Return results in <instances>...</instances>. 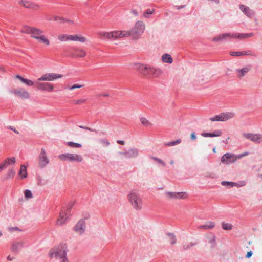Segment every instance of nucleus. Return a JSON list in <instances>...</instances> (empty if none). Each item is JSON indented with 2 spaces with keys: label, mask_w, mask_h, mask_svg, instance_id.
I'll list each match as a JSON object with an SVG mask.
<instances>
[{
  "label": "nucleus",
  "mask_w": 262,
  "mask_h": 262,
  "mask_svg": "<svg viewBox=\"0 0 262 262\" xmlns=\"http://www.w3.org/2000/svg\"><path fill=\"white\" fill-rule=\"evenodd\" d=\"M21 32L30 35L31 37L37 40L38 42L45 46H49L51 41L48 36L43 33V31L37 27L29 26H24Z\"/></svg>",
  "instance_id": "obj_1"
},
{
  "label": "nucleus",
  "mask_w": 262,
  "mask_h": 262,
  "mask_svg": "<svg viewBox=\"0 0 262 262\" xmlns=\"http://www.w3.org/2000/svg\"><path fill=\"white\" fill-rule=\"evenodd\" d=\"M67 245L61 244L51 249L49 254L51 258L62 259L67 257Z\"/></svg>",
  "instance_id": "obj_2"
},
{
  "label": "nucleus",
  "mask_w": 262,
  "mask_h": 262,
  "mask_svg": "<svg viewBox=\"0 0 262 262\" xmlns=\"http://www.w3.org/2000/svg\"><path fill=\"white\" fill-rule=\"evenodd\" d=\"M145 24L142 21H137L133 28L128 30L129 37L131 36L134 40L139 39L145 30Z\"/></svg>",
  "instance_id": "obj_3"
},
{
  "label": "nucleus",
  "mask_w": 262,
  "mask_h": 262,
  "mask_svg": "<svg viewBox=\"0 0 262 262\" xmlns=\"http://www.w3.org/2000/svg\"><path fill=\"white\" fill-rule=\"evenodd\" d=\"M128 200L132 207L136 210H140L142 208V200L138 192L131 191L128 194Z\"/></svg>",
  "instance_id": "obj_4"
},
{
  "label": "nucleus",
  "mask_w": 262,
  "mask_h": 262,
  "mask_svg": "<svg viewBox=\"0 0 262 262\" xmlns=\"http://www.w3.org/2000/svg\"><path fill=\"white\" fill-rule=\"evenodd\" d=\"M72 207V205H69L67 209H63L61 210L59 216L56 221V225L57 226H63L66 223L69 216L70 215V213Z\"/></svg>",
  "instance_id": "obj_5"
},
{
  "label": "nucleus",
  "mask_w": 262,
  "mask_h": 262,
  "mask_svg": "<svg viewBox=\"0 0 262 262\" xmlns=\"http://www.w3.org/2000/svg\"><path fill=\"white\" fill-rule=\"evenodd\" d=\"M58 158L61 160L69 161L71 162L80 163L83 161L82 156L77 154H62L59 155Z\"/></svg>",
  "instance_id": "obj_6"
},
{
  "label": "nucleus",
  "mask_w": 262,
  "mask_h": 262,
  "mask_svg": "<svg viewBox=\"0 0 262 262\" xmlns=\"http://www.w3.org/2000/svg\"><path fill=\"white\" fill-rule=\"evenodd\" d=\"M10 92L15 96L23 99H28L30 98L29 92L23 88L19 87L12 89Z\"/></svg>",
  "instance_id": "obj_7"
},
{
  "label": "nucleus",
  "mask_w": 262,
  "mask_h": 262,
  "mask_svg": "<svg viewBox=\"0 0 262 262\" xmlns=\"http://www.w3.org/2000/svg\"><path fill=\"white\" fill-rule=\"evenodd\" d=\"M234 116V114L232 112L222 113L219 115L210 117L209 120L211 121H226L232 119Z\"/></svg>",
  "instance_id": "obj_8"
},
{
  "label": "nucleus",
  "mask_w": 262,
  "mask_h": 262,
  "mask_svg": "<svg viewBox=\"0 0 262 262\" xmlns=\"http://www.w3.org/2000/svg\"><path fill=\"white\" fill-rule=\"evenodd\" d=\"M62 77L63 75L61 74L53 73H47L42 75L39 78H38V81H52Z\"/></svg>",
  "instance_id": "obj_9"
},
{
  "label": "nucleus",
  "mask_w": 262,
  "mask_h": 262,
  "mask_svg": "<svg viewBox=\"0 0 262 262\" xmlns=\"http://www.w3.org/2000/svg\"><path fill=\"white\" fill-rule=\"evenodd\" d=\"M41 81H38L36 82L37 89L39 90L48 92H52L54 90V86L52 83L49 82H40Z\"/></svg>",
  "instance_id": "obj_10"
},
{
  "label": "nucleus",
  "mask_w": 262,
  "mask_h": 262,
  "mask_svg": "<svg viewBox=\"0 0 262 262\" xmlns=\"http://www.w3.org/2000/svg\"><path fill=\"white\" fill-rule=\"evenodd\" d=\"M49 161L45 149H41L38 158L39 166L40 168H44L49 163Z\"/></svg>",
  "instance_id": "obj_11"
},
{
  "label": "nucleus",
  "mask_w": 262,
  "mask_h": 262,
  "mask_svg": "<svg viewBox=\"0 0 262 262\" xmlns=\"http://www.w3.org/2000/svg\"><path fill=\"white\" fill-rule=\"evenodd\" d=\"M128 30H115L112 31L111 39L118 40L122 38L129 37Z\"/></svg>",
  "instance_id": "obj_12"
},
{
  "label": "nucleus",
  "mask_w": 262,
  "mask_h": 262,
  "mask_svg": "<svg viewBox=\"0 0 262 262\" xmlns=\"http://www.w3.org/2000/svg\"><path fill=\"white\" fill-rule=\"evenodd\" d=\"M85 222L84 220H79L74 227L75 232L79 235L83 234L85 230Z\"/></svg>",
  "instance_id": "obj_13"
},
{
  "label": "nucleus",
  "mask_w": 262,
  "mask_h": 262,
  "mask_svg": "<svg viewBox=\"0 0 262 262\" xmlns=\"http://www.w3.org/2000/svg\"><path fill=\"white\" fill-rule=\"evenodd\" d=\"M237 157L233 154L226 153L223 155L221 159L222 163L228 164L230 163H233L236 161Z\"/></svg>",
  "instance_id": "obj_14"
},
{
  "label": "nucleus",
  "mask_w": 262,
  "mask_h": 262,
  "mask_svg": "<svg viewBox=\"0 0 262 262\" xmlns=\"http://www.w3.org/2000/svg\"><path fill=\"white\" fill-rule=\"evenodd\" d=\"M243 136L256 143H260L262 142V135L261 134L247 133L244 134Z\"/></svg>",
  "instance_id": "obj_15"
},
{
  "label": "nucleus",
  "mask_w": 262,
  "mask_h": 262,
  "mask_svg": "<svg viewBox=\"0 0 262 262\" xmlns=\"http://www.w3.org/2000/svg\"><path fill=\"white\" fill-rule=\"evenodd\" d=\"M233 33H224L214 37L212 40L214 41H219L227 39H233Z\"/></svg>",
  "instance_id": "obj_16"
},
{
  "label": "nucleus",
  "mask_w": 262,
  "mask_h": 262,
  "mask_svg": "<svg viewBox=\"0 0 262 262\" xmlns=\"http://www.w3.org/2000/svg\"><path fill=\"white\" fill-rule=\"evenodd\" d=\"M239 9L248 17L251 18L255 15V12L247 6L240 5Z\"/></svg>",
  "instance_id": "obj_17"
},
{
  "label": "nucleus",
  "mask_w": 262,
  "mask_h": 262,
  "mask_svg": "<svg viewBox=\"0 0 262 262\" xmlns=\"http://www.w3.org/2000/svg\"><path fill=\"white\" fill-rule=\"evenodd\" d=\"M206 246L208 249H213L216 245V237L214 235H210L207 237Z\"/></svg>",
  "instance_id": "obj_18"
},
{
  "label": "nucleus",
  "mask_w": 262,
  "mask_h": 262,
  "mask_svg": "<svg viewBox=\"0 0 262 262\" xmlns=\"http://www.w3.org/2000/svg\"><path fill=\"white\" fill-rule=\"evenodd\" d=\"M19 4L27 8L37 9L39 8V6L38 5L27 0L20 1L19 2Z\"/></svg>",
  "instance_id": "obj_19"
},
{
  "label": "nucleus",
  "mask_w": 262,
  "mask_h": 262,
  "mask_svg": "<svg viewBox=\"0 0 262 262\" xmlns=\"http://www.w3.org/2000/svg\"><path fill=\"white\" fill-rule=\"evenodd\" d=\"M137 69L144 75H149V66L144 64H138Z\"/></svg>",
  "instance_id": "obj_20"
},
{
  "label": "nucleus",
  "mask_w": 262,
  "mask_h": 262,
  "mask_svg": "<svg viewBox=\"0 0 262 262\" xmlns=\"http://www.w3.org/2000/svg\"><path fill=\"white\" fill-rule=\"evenodd\" d=\"M233 39H236L238 40L246 39L248 38L252 37L254 36L253 33H233Z\"/></svg>",
  "instance_id": "obj_21"
},
{
  "label": "nucleus",
  "mask_w": 262,
  "mask_h": 262,
  "mask_svg": "<svg viewBox=\"0 0 262 262\" xmlns=\"http://www.w3.org/2000/svg\"><path fill=\"white\" fill-rule=\"evenodd\" d=\"M221 184L223 186L226 187H233L236 186L237 187H242L246 185V183L245 181L240 182L238 183H236L232 182H228V181H223L221 183Z\"/></svg>",
  "instance_id": "obj_22"
},
{
  "label": "nucleus",
  "mask_w": 262,
  "mask_h": 262,
  "mask_svg": "<svg viewBox=\"0 0 262 262\" xmlns=\"http://www.w3.org/2000/svg\"><path fill=\"white\" fill-rule=\"evenodd\" d=\"M16 162L15 158L10 157L6 159L1 164L3 168H6L8 166L14 164Z\"/></svg>",
  "instance_id": "obj_23"
},
{
  "label": "nucleus",
  "mask_w": 262,
  "mask_h": 262,
  "mask_svg": "<svg viewBox=\"0 0 262 262\" xmlns=\"http://www.w3.org/2000/svg\"><path fill=\"white\" fill-rule=\"evenodd\" d=\"M215 224L213 222L208 221L204 225L198 226L199 229L207 230L213 229L215 227Z\"/></svg>",
  "instance_id": "obj_24"
},
{
  "label": "nucleus",
  "mask_w": 262,
  "mask_h": 262,
  "mask_svg": "<svg viewBox=\"0 0 262 262\" xmlns=\"http://www.w3.org/2000/svg\"><path fill=\"white\" fill-rule=\"evenodd\" d=\"M139 151L136 148H130L126 151V158H134L138 156Z\"/></svg>",
  "instance_id": "obj_25"
},
{
  "label": "nucleus",
  "mask_w": 262,
  "mask_h": 262,
  "mask_svg": "<svg viewBox=\"0 0 262 262\" xmlns=\"http://www.w3.org/2000/svg\"><path fill=\"white\" fill-rule=\"evenodd\" d=\"M74 54L73 56L77 58H82L86 55V51L82 49H74Z\"/></svg>",
  "instance_id": "obj_26"
},
{
  "label": "nucleus",
  "mask_w": 262,
  "mask_h": 262,
  "mask_svg": "<svg viewBox=\"0 0 262 262\" xmlns=\"http://www.w3.org/2000/svg\"><path fill=\"white\" fill-rule=\"evenodd\" d=\"M15 78L19 80L22 83L25 84L26 85L31 86L34 85V82L30 79L25 78L19 75L15 76Z\"/></svg>",
  "instance_id": "obj_27"
},
{
  "label": "nucleus",
  "mask_w": 262,
  "mask_h": 262,
  "mask_svg": "<svg viewBox=\"0 0 262 262\" xmlns=\"http://www.w3.org/2000/svg\"><path fill=\"white\" fill-rule=\"evenodd\" d=\"M250 70L249 67H245L241 69H237L236 72L237 74V76L239 78H242L247 74Z\"/></svg>",
  "instance_id": "obj_28"
},
{
  "label": "nucleus",
  "mask_w": 262,
  "mask_h": 262,
  "mask_svg": "<svg viewBox=\"0 0 262 262\" xmlns=\"http://www.w3.org/2000/svg\"><path fill=\"white\" fill-rule=\"evenodd\" d=\"M162 74V70L158 68L150 67L149 75L154 77H158Z\"/></svg>",
  "instance_id": "obj_29"
},
{
  "label": "nucleus",
  "mask_w": 262,
  "mask_h": 262,
  "mask_svg": "<svg viewBox=\"0 0 262 262\" xmlns=\"http://www.w3.org/2000/svg\"><path fill=\"white\" fill-rule=\"evenodd\" d=\"M24 244L23 241H19L13 243L12 245L11 250L13 252H17L20 249Z\"/></svg>",
  "instance_id": "obj_30"
},
{
  "label": "nucleus",
  "mask_w": 262,
  "mask_h": 262,
  "mask_svg": "<svg viewBox=\"0 0 262 262\" xmlns=\"http://www.w3.org/2000/svg\"><path fill=\"white\" fill-rule=\"evenodd\" d=\"M98 36L104 39H111L112 31L111 32H98Z\"/></svg>",
  "instance_id": "obj_31"
},
{
  "label": "nucleus",
  "mask_w": 262,
  "mask_h": 262,
  "mask_svg": "<svg viewBox=\"0 0 262 262\" xmlns=\"http://www.w3.org/2000/svg\"><path fill=\"white\" fill-rule=\"evenodd\" d=\"M162 60L164 62L172 63L173 59L170 55L168 54H164L162 56Z\"/></svg>",
  "instance_id": "obj_32"
},
{
  "label": "nucleus",
  "mask_w": 262,
  "mask_h": 262,
  "mask_svg": "<svg viewBox=\"0 0 262 262\" xmlns=\"http://www.w3.org/2000/svg\"><path fill=\"white\" fill-rule=\"evenodd\" d=\"M19 174L21 176L22 179L26 178L27 177L26 166L24 165H21Z\"/></svg>",
  "instance_id": "obj_33"
},
{
  "label": "nucleus",
  "mask_w": 262,
  "mask_h": 262,
  "mask_svg": "<svg viewBox=\"0 0 262 262\" xmlns=\"http://www.w3.org/2000/svg\"><path fill=\"white\" fill-rule=\"evenodd\" d=\"M166 240L170 242L171 245H174L176 243V236L172 233H169L167 234Z\"/></svg>",
  "instance_id": "obj_34"
},
{
  "label": "nucleus",
  "mask_w": 262,
  "mask_h": 262,
  "mask_svg": "<svg viewBox=\"0 0 262 262\" xmlns=\"http://www.w3.org/2000/svg\"><path fill=\"white\" fill-rule=\"evenodd\" d=\"M74 40L79 41L80 42H85L86 41V38L81 35H74Z\"/></svg>",
  "instance_id": "obj_35"
},
{
  "label": "nucleus",
  "mask_w": 262,
  "mask_h": 262,
  "mask_svg": "<svg viewBox=\"0 0 262 262\" xmlns=\"http://www.w3.org/2000/svg\"><path fill=\"white\" fill-rule=\"evenodd\" d=\"M198 78L199 81H204L209 78V75L206 73H201L198 75Z\"/></svg>",
  "instance_id": "obj_36"
},
{
  "label": "nucleus",
  "mask_w": 262,
  "mask_h": 262,
  "mask_svg": "<svg viewBox=\"0 0 262 262\" xmlns=\"http://www.w3.org/2000/svg\"><path fill=\"white\" fill-rule=\"evenodd\" d=\"M188 198V194L185 192H176V199H185Z\"/></svg>",
  "instance_id": "obj_37"
},
{
  "label": "nucleus",
  "mask_w": 262,
  "mask_h": 262,
  "mask_svg": "<svg viewBox=\"0 0 262 262\" xmlns=\"http://www.w3.org/2000/svg\"><path fill=\"white\" fill-rule=\"evenodd\" d=\"M140 122L142 125L146 127H150L152 126V123L144 117L140 118Z\"/></svg>",
  "instance_id": "obj_38"
},
{
  "label": "nucleus",
  "mask_w": 262,
  "mask_h": 262,
  "mask_svg": "<svg viewBox=\"0 0 262 262\" xmlns=\"http://www.w3.org/2000/svg\"><path fill=\"white\" fill-rule=\"evenodd\" d=\"M15 171L13 169H10L8 170L5 178L6 180H8L10 178H12L15 175Z\"/></svg>",
  "instance_id": "obj_39"
},
{
  "label": "nucleus",
  "mask_w": 262,
  "mask_h": 262,
  "mask_svg": "<svg viewBox=\"0 0 262 262\" xmlns=\"http://www.w3.org/2000/svg\"><path fill=\"white\" fill-rule=\"evenodd\" d=\"M165 195L167 199H176V192H166Z\"/></svg>",
  "instance_id": "obj_40"
},
{
  "label": "nucleus",
  "mask_w": 262,
  "mask_h": 262,
  "mask_svg": "<svg viewBox=\"0 0 262 262\" xmlns=\"http://www.w3.org/2000/svg\"><path fill=\"white\" fill-rule=\"evenodd\" d=\"M230 54L231 56H244V55H250V53H248L244 51H243V52H231L230 53Z\"/></svg>",
  "instance_id": "obj_41"
},
{
  "label": "nucleus",
  "mask_w": 262,
  "mask_h": 262,
  "mask_svg": "<svg viewBox=\"0 0 262 262\" xmlns=\"http://www.w3.org/2000/svg\"><path fill=\"white\" fill-rule=\"evenodd\" d=\"M67 145L72 148H81L82 145L80 143H75L72 141H69L67 143Z\"/></svg>",
  "instance_id": "obj_42"
},
{
  "label": "nucleus",
  "mask_w": 262,
  "mask_h": 262,
  "mask_svg": "<svg viewBox=\"0 0 262 262\" xmlns=\"http://www.w3.org/2000/svg\"><path fill=\"white\" fill-rule=\"evenodd\" d=\"M222 227L225 230H231L232 229V225L229 223H223Z\"/></svg>",
  "instance_id": "obj_43"
},
{
  "label": "nucleus",
  "mask_w": 262,
  "mask_h": 262,
  "mask_svg": "<svg viewBox=\"0 0 262 262\" xmlns=\"http://www.w3.org/2000/svg\"><path fill=\"white\" fill-rule=\"evenodd\" d=\"M102 147H105L110 145V143L107 139H101L99 141Z\"/></svg>",
  "instance_id": "obj_44"
},
{
  "label": "nucleus",
  "mask_w": 262,
  "mask_h": 262,
  "mask_svg": "<svg viewBox=\"0 0 262 262\" xmlns=\"http://www.w3.org/2000/svg\"><path fill=\"white\" fill-rule=\"evenodd\" d=\"M181 142V139H178L175 141L168 142V143L165 144V145L168 146H174L177 144H180Z\"/></svg>",
  "instance_id": "obj_45"
},
{
  "label": "nucleus",
  "mask_w": 262,
  "mask_h": 262,
  "mask_svg": "<svg viewBox=\"0 0 262 262\" xmlns=\"http://www.w3.org/2000/svg\"><path fill=\"white\" fill-rule=\"evenodd\" d=\"M154 12V9H148L146 12L143 13V16L144 17L147 18L149 17V15L152 14Z\"/></svg>",
  "instance_id": "obj_46"
},
{
  "label": "nucleus",
  "mask_w": 262,
  "mask_h": 262,
  "mask_svg": "<svg viewBox=\"0 0 262 262\" xmlns=\"http://www.w3.org/2000/svg\"><path fill=\"white\" fill-rule=\"evenodd\" d=\"M58 39L60 41H67V34H59L58 36Z\"/></svg>",
  "instance_id": "obj_47"
},
{
  "label": "nucleus",
  "mask_w": 262,
  "mask_h": 262,
  "mask_svg": "<svg viewBox=\"0 0 262 262\" xmlns=\"http://www.w3.org/2000/svg\"><path fill=\"white\" fill-rule=\"evenodd\" d=\"M24 194L25 196L27 199H31L33 197L32 192L29 190H26L24 192Z\"/></svg>",
  "instance_id": "obj_48"
},
{
  "label": "nucleus",
  "mask_w": 262,
  "mask_h": 262,
  "mask_svg": "<svg viewBox=\"0 0 262 262\" xmlns=\"http://www.w3.org/2000/svg\"><path fill=\"white\" fill-rule=\"evenodd\" d=\"M194 245L192 242H187L183 245V248L187 250L192 247Z\"/></svg>",
  "instance_id": "obj_49"
},
{
  "label": "nucleus",
  "mask_w": 262,
  "mask_h": 262,
  "mask_svg": "<svg viewBox=\"0 0 262 262\" xmlns=\"http://www.w3.org/2000/svg\"><path fill=\"white\" fill-rule=\"evenodd\" d=\"M222 134V132L221 130H216L213 133H211V137H219Z\"/></svg>",
  "instance_id": "obj_50"
},
{
  "label": "nucleus",
  "mask_w": 262,
  "mask_h": 262,
  "mask_svg": "<svg viewBox=\"0 0 262 262\" xmlns=\"http://www.w3.org/2000/svg\"><path fill=\"white\" fill-rule=\"evenodd\" d=\"M85 101H86L85 99H80L74 101V102L76 104H81L85 103Z\"/></svg>",
  "instance_id": "obj_51"
},
{
  "label": "nucleus",
  "mask_w": 262,
  "mask_h": 262,
  "mask_svg": "<svg viewBox=\"0 0 262 262\" xmlns=\"http://www.w3.org/2000/svg\"><path fill=\"white\" fill-rule=\"evenodd\" d=\"M19 230L18 227H9L8 228V231L10 232H15Z\"/></svg>",
  "instance_id": "obj_52"
},
{
  "label": "nucleus",
  "mask_w": 262,
  "mask_h": 262,
  "mask_svg": "<svg viewBox=\"0 0 262 262\" xmlns=\"http://www.w3.org/2000/svg\"><path fill=\"white\" fill-rule=\"evenodd\" d=\"M74 35H67V41L74 40Z\"/></svg>",
  "instance_id": "obj_53"
},
{
  "label": "nucleus",
  "mask_w": 262,
  "mask_h": 262,
  "mask_svg": "<svg viewBox=\"0 0 262 262\" xmlns=\"http://www.w3.org/2000/svg\"><path fill=\"white\" fill-rule=\"evenodd\" d=\"M153 159L157 161L158 162H159V163L162 164L163 166H165V163L163 161H162L161 160L158 159V158H153Z\"/></svg>",
  "instance_id": "obj_54"
},
{
  "label": "nucleus",
  "mask_w": 262,
  "mask_h": 262,
  "mask_svg": "<svg viewBox=\"0 0 262 262\" xmlns=\"http://www.w3.org/2000/svg\"><path fill=\"white\" fill-rule=\"evenodd\" d=\"M82 86V85H78V84H74L72 86H71L70 88V90H73V89H77V88H80Z\"/></svg>",
  "instance_id": "obj_55"
},
{
  "label": "nucleus",
  "mask_w": 262,
  "mask_h": 262,
  "mask_svg": "<svg viewBox=\"0 0 262 262\" xmlns=\"http://www.w3.org/2000/svg\"><path fill=\"white\" fill-rule=\"evenodd\" d=\"M202 136L204 137H211V133H204L202 134Z\"/></svg>",
  "instance_id": "obj_56"
},
{
  "label": "nucleus",
  "mask_w": 262,
  "mask_h": 262,
  "mask_svg": "<svg viewBox=\"0 0 262 262\" xmlns=\"http://www.w3.org/2000/svg\"><path fill=\"white\" fill-rule=\"evenodd\" d=\"M7 259L8 260L12 261V260H14L15 259V257L14 256H13L8 255L7 256Z\"/></svg>",
  "instance_id": "obj_57"
},
{
  "label": "nucleus",
  "mask_w": 262,
  "mask_h": 262,
  "mask_svg": "<svg viewBox=\"0 0 262 262\" xmlns=\"http://www.w3.org/2000/svg\"><path fill=\"white\" fill-rule=\"evenodd\" d=\"M191 138L193 140H196V137L195 136V133L193 132V133H192L191 134Z\"/></svg>",
  "instance_id": "obj_58"
},
{
  "label": "nucleus",
  "mask_w": 262,
  "mask_h": 262,
  "mask_svg": "<svg viewBox=\"0 0 262 262\" xmlns=\"http://www.w3.org/2000/svg\"><path fill=\"white\" fill-rule=\"evenodd\" d=\"M252 251H249V252H247V254L246 255V257L249 258H250L252 256Z\"/></svg>",
  "instance_id": "obj_59"
},
{
  "label": "nucleus",
  "mask_w": 262,
  "mask_h": 262,
  "mask_svg": "<svg viewBox=\"0 0 262 262\" xmlns=\"http://www.w3.org/2000/svg\"><path fill=\"white\" fill-rule=\"evenodd\" d=\"M79 127L83 128L84 129H86V130H90V131H92V129L91 128H89V127H88L79 126Z\"/></svg>",
  "instance_id": "obj_60"
},
{
  "label": "nucleus",
  "mask_w": 262,
  "mask_h": 262,
  "mask_svg": "<svg viewBox=\"0 0 262 262\" xmlns=\"http://www.w3.org/2000/svg\"><path fill=\"white\" fill-rule=\"evenodd\" d=\"M60 262H69L67 257L61 259Z\"/></svg>",
  "instance_id": "obj_61"
},
{
  "label": "nucleus",
  "mask_w": 262,
  "mask_h": 262,
  "mask_svg": "<svg viewBox=\"0 0 262 262\" xmlns=\"http://www.w3.org/2000/svg\"><path fill=\"white\" fill-rule=\"evenodd\" d=\"M126 151H125V152H119L118 154L120 156H125L126 157Z\"/></svg>",
  "instance_id": "obj_62"
},
{
  "label": "nucleus",
  "mask_w": 262,
  "mask_h": 262,
  "mask_svg": "<svg viewBox=\"0 0 262 262\" xmlns=\"http://www.w3.org/2000/svg\"><path fill=\"white\" fill-rule=\"evenodd\" d=\"M117 143L118 144H121V145H124V141H122V140H118L117 141Z\"/></svg>",
  "instance_id": "obj_63"
},
{
  "label": "nucleus",
  "mask_w": 262,
  "mask_h": 262,
  "mask_svg": "<svg viewBox=\"0 0 262 262\" xmlns=\"http://www.w3.org/2000/svg\"><path fill=\"white\" fill-rule=\"evenodd\" d=\"M100 96H103V97H108L109 94L108 93H104V94H101Z\"/></svg>",
  "instance_id": "obj_64"
}]
</instances>
